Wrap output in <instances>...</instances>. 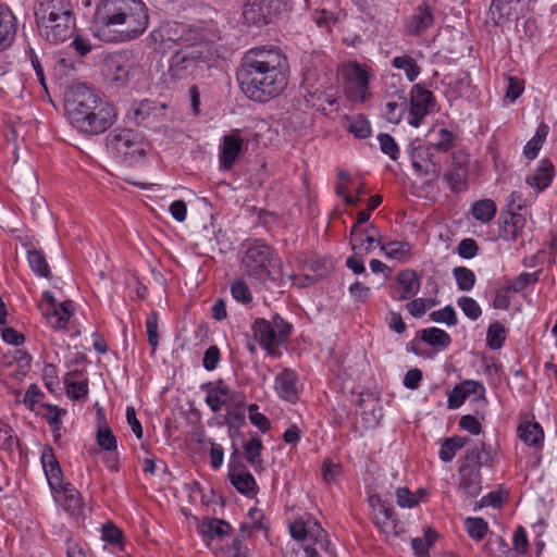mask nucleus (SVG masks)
Masks as SVG:
<instances>
[{"label":"nucleus","mask_w":557,"mask_h":557,"mask_svg":"<svg viewBox=\"0 0 557 557\" xmlns=\"http://www.w3.org/2000/svg\"><path fill=\"white\" fill-rule=\"evenodd\" d=\"M138 71L135 55L129 50L113 52L103 60L102 73L107 82L116 88L126 86Z\"/></svg>","instance_id":"9d476101"},{"label":"nucleus","mask_w":557,"mask_h":557,"mask_svg":"<svg viewBox=\"0 0 557 557\" xmlns=\"http://www.w3.org/2000/svg\"><path fill=\"white\" fill-rule=\"evenodd\" d=\"M506 339V330L503 324H491L486 333V344L491 349H499Z\"/></svg>","instance_id":"a18cd8bd"},{"label":"nucleus","mask_w":557,"mask_h":557,"mask_svg":"<svg viewBox=\"0 0 557 557\" xmlns=\"http://www.w3.org/2000/svg\"><path fill=\"white\" fill-rule=\"evenodd\" d=\"M342 74L344 91L348 100L363 103L371 98L369 85L373 75L369 65L348 61L342 65Z\"/></svg>","instance_id":"1a4fd4ad"},{"label":"nucleus","mask_w":557,"mask_h":557,"mask_svg":"<svg viewBox=\"0 0 557 557\" xmlns=\"http://www.w3.org/2000/svg\"><path fill=\"white\" fill-rule=\"evenodd\" d=\"M231 294L235 300L244 305L252 301V293L244 278H237L231 285Z\"/></svg>","instance_id":"09e8293b"},{"label":"nucleus","mask_w":557,"mask_h":557,"mask_svg":"<svg viewBox=\"0 0 557 557\" xmlns=\"http://www.w3.org/2000/svg\"><path fill=\"white\" fill-rule=\"evenodd\" d=\"M209 60V49L206 42L180 48L170 59L168 74L172 81L187 79L202 70Z\"/></svg>","instance_id":"6e6552de"},{"label":"nucleus","mask_w":557,"mask_h":557,"mask_svg":"<svg viewBox=\"0 0 557 557\" xmlns=\"http://www.w3.org/2000/svg\"><path fill=\"white\" fill-rule=\"evenodd\" d=\"M555 176V168L553 163L543 159L539 162L536 169L527 176V184L534 188L537 193L545 190L553 182Z\"/></svg>","instance_id":"5701e85b"},{"label":"nucleus","mask_w":557,"mask_h":557,"mask_svg":"<svg viewBox=\"0 0 557 557\" xmlns=\"http://www.w3.org/2000/svg\"><path fill=\"white\" fill-rule=\"evenodd\" d=\"M16 33L15 17L4 5L0 4V51L7 49Z\"/></svg>","instance_id":"a878e982"},{"label":"nucleus","mask_w":557,"mask_h":557,"mask_svg":"<svg viewBox=\"0 0 557 557\" xmlns=\"http://www.w3.org/2000/svg\"><path fill=\"white\" fill-rule=\"evenodd\" d=\"M27 260L30 269L38 276L49 277L50 276V268L47 263L45 255L37 249H29L27 251Z\"/></svg>","instance_id":"79ce46f5"},{"label":"nucleus","mask_w":557,"mask_h":557,"mask_svg":"<svg viewBox=\"0 0 557 557\" xmlns=\"http://www.w3.org/2000/svg\"><path fill=\"white\" fill-rule=\"evenodd\" d=\"M262 441L256 436L251 437L244 447V455L247 462L255 469L261 468L262 460L260 458L262 450Z\"/></svg>","instance_id":"58836bf2"},{"label":"nucleus","mask_w":557,"mask_h":557,"mask_svg":"<svg viewBox=\"0 0 557 557\" xmlns=\"http://www.w3.org/2000/svg\"><path fill=\"white\" fill-rule=\"evenodd\" d=\"M493 460L491 446L485 442L473 443L466 449L458 468V491L467 498H475L481 493V467Z\"/></svg>","instance_id":"39448f33"},{"label":"nucleus","mask_w":557,"mask_h":557,"mask_svg":"<svg viewBox=\"0 0 557 557\" xmlns=\"http://www.w3.org/2000/svg\"><path fill=\"white\" fill-rule=\"evenodd\" d=\"M60 492L64 494L66 509L73 513L77 512L82 507L81 493L70 483H65Z\"/></svg>","instance_id":"de8ad7c7"},{"label":"nucleus","mask_w":557,"mask_h":557,"mask_svg":"<svg viewBox=\"0 0 557 557\" xmlns=\"http://www.w3.org/2000/svg\"><path fill=\"white\" fill-rule=\"evenodd\" d=\"M42 380L45 382V386L50 392H54L59 387L60 381H59L57 368L53 364L48 363L44 367Z\"/></svg>","instance_id":"e2e57ef3"},{"label":"nucleus","mask_w":557,"mask_h":557,"mask_svg":"<svg viewBox=\"0 0 557 557\" xmlns=\"http://www.w3.org/2000/svg\"><path fill=\"white\" fill-rule=\"evenodd\" d=\"M435 17L432 9L425 3H420L413 13L405 21L404 27L409 36H419L431 28Z\"/></svg>","instance_id":"6ab92c4d"},{"label":"nucleus","mask_w":557,"mask_h":557,"mask_svg":"<svg viewBox=\"0 0 557 557\" xmlns=\"http://www.w3.org/2000/svg\"><path fill=\"white\" fill-rule=\"evenodd\" d=\"M411 166L418 176L437 178L441 174L440 166L433 161L432 154L424 146H418L410 152Z\"/></svg>","instance_id":"412c9836"},{"label":"nucleus","mask_w":557,"mask_h":557,"mask_svg":"<svg viewBox=\"0 0 557 557\" xmlns=\"http://www.w3.org/2000/svg\"><path fill=\"white\" fill-rule=\"evenodd\" d=\"M249 420L262 433L267 432L270 429L269 419L263 413L258 411L257 405L249 406Z\"/></svg>","instance_id":"69168bd1"},{"label":"nucleus","mask_w":557,"mask_h":557,"mask_svg":"<svg viewBox=\"0 0 557 557\" xmlns=\"http://www.w3.org/2000/svg\"><path fill=\"white\" fill-rule=\"evenodd\" d=\"M348 129L358 138H367L371 134L370 123L362 115L351 117Z\"/></svg>","instance_id":"603ef678"},{"label":"nucleus","mask_w":557,"mask_h":557,"mask_svg":"<svg viewBox=\"0 0 557 557\" xmlns=\"http://www.w3.org/2000/svg\"><path fill=\"white\" fill-rule=\"evenodd\" d=\"M41 311L51 327L63 331L72 317V302L62 301L54 307H41Z\"/></svg>","instance_id":"393cba45"},{"label":"nucleus","mask_w":557,"mask_h":557,"mask_svg":"<svg viewBox=\"0 0 557 557\" xmlns=\"http://www.w3.org/2000/svg\"><path fill=\"white\" fill-rule=\"evenodd\" d=\"M148 10L143 0H102L95 13V35L106 42H125L148 27Z\"/></svg>","instance_id":"f03ea898"},{"label":"nucleus","mask_w":557,"mask_h":557,"mask_svg":"<svg viewBox=\"0 0 557 557\" xmlns=\"http://www.w3.org/2000/svg\"><path fill=\"white\" fill-rule=\"evenodd\" d=\"M281 12L277 0H250L243 9V16L249 24H269Z\"/></svg>","instance_id":"dca6fc26"},{"label":"nucleus","mask_w":557,"mask_h":557,"mask_svg":"<svg viewBox=\"0 0 557 557\" xmlns=\"http://www.w3.org/2000/svg\"><path fill=\"white\" fill-rule=\"evenodd\" d=\"M453 275L460 290L469 292L473 288L475 284V274L472 270L466 267H456L453 270Z\"/></svg>","instance_id":"c03bdc74"},{"label":"nucleus","mask_w":557,"mask_h":557,"mask_svg":"<svg viewBox=\"0 0 557 557\" xmlns=\"http://www.w3.org/2000/svg\"><path fill=\"white\" fill-rule=\"evenodd\" d=\"M457 304L459 308L462 310V312L470 319V320H478L481 314L482 310L479 304L471 297L462 296L457 300Z\"/></svg>","instance_id":"5fc2aeb1"},{"label":"nucleus","mask_w":557,"mask_h":557,"mask_svg":"<svg viewBox=\"0 0 557 557\" xmlns=\"http://www.w3.org/2000/svg\"><path fill=\"white\" fill-rule=\"evenodd\" d=\"M470 163L471 158L467 151L456 150L451 153L450 166L443 175L451 193L458 194L468 189Z\"/></svg>","instance_id":"4468645a"},{"label":"nucleus","mask_w":557,"mask_h":557,"mask_svg":"<svg viewBox=\"0 0 557 557\" xmlns=\"http://www.w3.org/2000/svg\"><path fill=\"white\" fill-rule=\"evenodd\" d=\"M385 257L397 260H408L411 256V246L406 242H389L380 247Z\"/></svg>","instance_id":"e433bc0d"},{"label":"nucleus","mask_w":557,"mask_h":557,"mask_svg":"<svg viewBox=\"0 0 557 557\" xmlns=\"http://www.w3.org/2000/svg\"><path fill=\"white\" fill-rule=\"evenodd\" d=\"M41 463L50 488L54 492H60L61 487H63L65 483L63 482L61 467L54 456L53 449L50 446L44 447L41 453Z\"/></svg>","instance_id":"4be33fe9"},{"label":"nucleus","mask_w":557,"mask_h":557,"mask_svg":"<svg viewBox=\"0 0 557 557\" xmlns=\"http://www.w3.org/2000/svg\"><path fill=\"white\" fill-rule=\"evenodd\" d=\"M370 219V211L367 209V210H362L358 213L357 215V221L356 223L352 225L351 230H350V235H349V244L351 246V249L352 250H362V246H363V238H362V232H359V226L366 222H368Z\"/></svg>","instance_id":"37998d69"},{"label":"nucleus","mask_w":557,"mask_h":557,"mask_svg":"<svg viewBox=\"0 0 557 557\" xmlns=\"http://www.w3.org/2000/svg\"><path fill=\"white\" fill-rule=\"evenodd\" d=\"M381 151L388 156L392 160L396 161L399 158L400 151L395 139L385 133H381L377 136Z\"/></svg>","instance_id":"8fccbe9b"},{"label":"nucleus","mask_w":557,"mask_h":557,"mask_svg":"<svg viewBox=\"0 0 557 557\" xmlns=\"http://www.w3.org/2000/svg\"><path fill=\"white\" fill-rule=\"evenodd\" d=\"M101 100L102 98L86 84L72 86L65 96V112L73 127L85 120Z\"/></svg>","instance_id":"9b49d317"},{"label":"nucleus","mask_w":557,"mask_h":557,"mask_svg":"<svg viewBox=\"0 0 557 557\" xmlns=\"http://www.w3.org/2000/svg\"><path fill=\"white\" fill-rule=\"evenodd\" d=\"M108 151L119 161L133 164L147 153L148 144L134 129H113L106 137Z\"/></svg>","instance_id":"0eeeda50"},{"label":"nucleus","mask_w":557,"mask_h":557,"mask_svg":"<svg viewBox=\"0 0 557 557\" xmlns=\"http://www.w3.org/2000/svg\"><path fill=\"white\" fill-rule=\"evenodd\" d=\"M115 119L116 110L114 106L102 99L85 120L77 123L75 128L86 135H98L104 133L114 123Z\"/></svg>","instance_id":"ddd939ff"},{"label":"nucleus","mask_w":557,"mask_h":557,"mask_svg":"<svg viewBox=\"0 0 557 557\" xmlns=\"http://www.w3.org/2000/svg\"><path fill=\"white\" fill-rule=\"evenodd\" d=\"M342 474L341 463H335L330 459L324 460L322 466V478L326 483H333Z\"/></svg>","instance_id":"680f3d73"},{"label":"nucleus","mask_w":557,"mask_h":557,"mask_svg":"<svg viewBox=\"0 0 557 557\" xmlns=\"http://www.w3.org/2000/svg\"><path fill=\"white\" fill-rule=\"evenodd\" d=\"M359 232H362V236H366L367 246L364 248L366 253H370L375 246L381 247V235L377 228L374 225H369L366 228L359 230Z\"/></svg>","instance_id":"bf43d9fd"},{"label":"nucleus","mask_w":557,"mask_h":557,"mask_svg":"<svg viewBox=\"0 0 557 557\" xmlns=\"http://www.w3.org/2000/svg\"><path fill=\"white\" fill-rule=\"evenodd\" d=\"M525 219L517 213L509 212V218L505 219L502 226L503 236L506 239H516L518 234L524 227Z\"/></svg>","instance_id":"4c0bfd02"},{"label":"nucleus","mask_w":557,"mask_h":557,"mask_svg":"<svg viewBox=\"0 0 557 557\" xmlns=\"http://www.w3.org/2000/svg\"><path fill=\"white\" fill-rule=\"evenodd\" d=\"M231 530L232 527L228 522L218 518L207 519L199 528L200 533L211 541L227 536Z\"/></svg>","instance_id":"cd10ccee"},{"label":"nucleus","mask_w":557,"mask_h":557,"mask_svg":"<svg viewBox=\"0 0 557 557\" xmlns=\"http://www.w3.org/2000/svg\"><path fill=\"white\" fill-rule=\"evenodd\" d=\"M420 338L430 346L436 347L441 350L446 349L451 343L450 335L446 331L437 327L422 330L420 332Z\"/></svg>","instance_id":"473e14b6"},{"label":"nucleus","mask_w":557,"mask_h":557,"mask_svg":"<svg viewBox=\"0 0 557 557\" xmlns=\"http://www.w3.org/2000/svg\"><path fill=\"white\" fill-rule=\"evenodd\" d=\"M278 258L271 246L255 239L246 248L240 260L243 274L259 283L276 282L281 271Z\"/></svg>","instance_id":"20e7f679"},{"label":"nucleus","mask_w":557,"mask_h":557,"mask_svg":"<svg viewBox=\"0 0 557 557\" xmlns=\"http://www.w3.org/2000/svg\"><path fill=\"white\" fill-rule=\"evenodd\" d=\"M479 250L478 244L472 238H465L462 239L458 247L457 251L458 255L463 259H471L476 256Z\"/></svg>","instance_id":"774afa93"},{"label":"nucleus","mask_w":557,"mask_h":557,"mask_svg":"<svg viewBox=\"0 0 557 557\" xmlns=\"http://www.w3.org/2000/svg\"><path fill=\"white\" fill-rule=\"evenodd\" d=\"M548 131L549 127L545 123H541L537 126L534 136L527 143L523 148V153L528 159H534L537 157L539 151L548 135Z\"/></svg>","instance_id":"c9c22d12"},{"label":"nucleus","mask_w":557,"mask_h":557,"mask_svg":"<svg viewBox=\"0 0 557 557\" xmlns=\"http://www.w3.org/2000/svg\"><path fill=\"white\" fill-rule=\"evenodd\" d=\"M252 330L261 347L268 350L272 356H276V348L278 345L283 344V342L278 341L269 321L265 319H257L253 323Z\"/></svg>","instance_id":"b1692460"},{"label":"nucleus","mask_w":557,"mask_h":557,"mask_svg":"<svg viewBox=\"0 0 557 557\" xmlns=\"http://www.w3.org/2000/svg\"><path fill=\"white\" fill-rule=\"evenodd\" d=\"M201 391L206 393L205 403L213 413L226 410L231 414L235 409L245 405V396L223 380L209 382L201 385Z\"/></svg>","instance_id":"f8f14e48"},{"label":"nucleus","mask_w":557,"mask_h":557,"mask_svg":"<svg viewBox=\"0 0 557 557\" xmlns=\"http://www.w3.org/2000/svg\"><path fill=\"white\" fill-rule=\"evenodd\" d=\"M421 283L413 270L400 271L396 277V284L392 286V297L396 300H406L416 296Z\"/></svg>","instance_id":"aec40b11"},{"label":"nucleus","mask_w":557,"mask_h":557,"mask_svg":"<svg viewBox=\"0 0 557 557\" xmlns=\"http://www.w3.org/2000/svg\"><path fill=\"white\" fill-rule=\"evenodd\" d=\"M375 523L387 535L398 534L394 509L386 503H380L375 508Z\"/></svg>","instance_id":"bb28decb"},{"label":"nucleus","mask_w":557,"mask_h":557,"mask_svg":"<svg viewBox=\"0 0 557 557\" xmlns=\"http://www.w3.org/2000/svg\"><path fill=\"white\" fill-rule=\"evenodd\" d=\"M435 106L433 94L421 85L412 86L410 90V106L408 113V123L413 127H419L424 117Z\"/></svg>","instance_id":"2eb2a0df"},{"label":"nucleus","mask_w":557,"mask_h":557,"mask_svg":"<svg viewBox=\"0 0 557 557\" xmlns=\"http://www.w3.org/2000/svg\"><path fill=\"white\" fill-rule=\"evenodd\" d=\"M431 320L437 323H446L449 326L457 324V315L451 306H446L440 310L433 311L430 315Z\"/></svg>","instance_id":"4d7b16f0"},{"label":"nucleus","mask_w":557,"mask_h":557,"mask_svg":"<svg viewBox=\"0 0 557 557\" xmlns=\"http://www.w3.org/2000/svg\"><path fill=\"white\" fill-rule=\"evenodd\" d=\"M237 79L245 96L264 103L280 96L288 84V63L276 47H255L245 52Z\"/></svg>","instance_id":"f257e3e1"},{"label":"nucleus","mask_w":557,"mask_h":557,"mask_svg":"<svg viewBox=\"0 0 557 557\" xmlns=\"http://www.w3.org/2000/svg\"><path fill=\"white\" fill-rule=\"evenodd\" d=\"M81 371L75 370L66 373L63 379L67 395H71L74 399L84 398L88 393L86 381H74V379L81 376Z\"/></svg>","instance_id":"f704fd0d"},{"label":"nucleus","mask_w":557,"mask_h":557,"mask_svg":"<svg viewBox=\"0 0 557 557\" xmlns=\"http://www.w3.org/2000/svg\"><path fill=\"white\" fill-rule=\"evenodd\" d=\"M536 282L537 275L535 273L523 272L513 280L509 281L506 285V289L513 293H519L527 288L529 285L535 284Z\"/></svg>","instance_id":"3c124183"},{"label":"nucleus","mask_w":557,"mask_h":557,"mask_svg":"<svg viewBox=\"0 0 557 557\" xmlns=\"http://www.w3.org/2000/svg\"><path fill=\"white\" fill-rule=\"evenodd\" d=\"M228 478L232 485L243 495H250L257 488L255 478L248 472L231 469Z\"/></svg>","instance_id":"2f4dec72"},{"label":"nucleus","mask_w":557,"mask_h":557,"mask_svg":"<svg viewBox=\"0 0 557 557\" xmlns=\"http://www.w3.org/2000/svg\"><path fill=\"white\" fill-rule=\"evenodd\" d=\"M470 438L467 436H451L444 440L441 445L438 457L444 462H449L454 459L457 451L465 446L469 445Z\"/></svg>","instance_id":"c85d7f7f"},{"label":"nucleus","mask_w":557,"mask_h":557,"mask_svg":"<svg viewBox=\"0 0 557 557\" xmlns=\"http://www.w3.org/2000/svg\"><path fill=\"white\" fill-rule=\"evenodd\" d=\"M301 388L299 375L295 370L285 368L276 374L274 389L281 399L295 404L299 399Z\"/></svg>","instance_id":"f3484780"},{"label":"nucleus","mask_w":557,"mask_h":557,"mask_svg":"<svg viewBox=\"0 0 557 557\" xmlns=\"http://www.w3.org/2000/svg\"><path fill=\"white\" fill-rule=\"evenodd\" d=\"M42 397L44 393L39 387L36 384H30L24 395L23 403L28 409L34 411Z\"/></svg>","instance_id":"0e129e2a"},{"label":"nucleus","mask_w":557,"mask_h":557,"mask_svg":"<svg viewBox=\"0 0 557 557\" xmlns=\"http://www.w3.org/2000/svg\"><path fill=\"white\" fill-rule=\"evenodd\" d=\"M156 109L153 102L148 100L141 101L133 109L132 120L137 125L148 126L151 117L156 115Z\"/></svg>","instance_id":"ea45409f"},{"label":"nucleus","mask_w":557,"mask_h":557,"mask_svg":"<svg viewBox=\"0 0 557 557\" xmlns=\"http://www.w3.org/2000/svg\"><path fill=\"white\" fill-rule=\"evenodd\" d=\"M150 37L165 49H173L175 46H193L198 42L213 41L215 35L209 34L201 27H189L176 22H164L154 29Z\"/></svg>","instance_id":"423d86ee"},{"label":"nucleus","mask_w":557,"mask_h":557,"mask_svg":"<svg viewBox=\"0 0 557 557\" xmlns=\"http://www.w3.org/2000/svg\"><path fill=\"white\" fill-rule=\"evenodd\" d=\"M97 444L104 450L113 451L116 449V437L108 426L99 428L97 432Z\"/></svg>","instance_id":"6e6d98bb"},{"label":"nucleus","mask_w":557,"mask_h":557,"mask_svg":"<svg viewBox=\"0 0 557 557\" xmlns=\"http://www.w3.org/2000/svg\"><path fill=\"white\" fill-rule=\"evenodd\" d=\"M396 497L398 506L403 508H412L419 504V498L406 487L397 488Z\"/></svg>","instance_id":"338daca9"},{"label":"nucleus","mask_w":557,"mask_h":557,"mask_svg":"<svg viewBox=\"0 0 557 557\" xmlns=\"http://www.w3.org/2000/svg\"><path fill=\"white\" fill-rule=\"evenodd\" d=\"M244 139L239 129H233L222 138L219 151V162L223 170L233 169L237 158L243 152Z\"/></svg>","instance_id":"a211bd4d"},{"label":"nucleus","mask_w":557,"mask_h":557,"mask_svg":"<svg viewBox=\"0 0 557 557\" xmlns=\"http://www.w3.org/2000/svg\"><path fill=\"white\" fill-rule=\"evenodd\" d=\"M405 112L404 102L388 101L385 104V117L389 123L398 124Z\"/></svg>","instance_id":"13d9d810"},{"label":"nucleus","mask_w":557,"mask_h":557,"mask_svg":"<svg viewBox=\"0 0 557 557\" xmlns=\"http://www.w3.org/2000/svg\"><path fill=\"white\" fill-rule=\"evenodd\" d=\"M497 206L494 200L486 198L475 201L471 206V214L474 220L487 224L496 215Z\"/></svg>","instance_id":"c756f323"},{"label":"nucleus","mask_w":557,"mask_h":557,"mask_svg":"<svg viewBox=\"0 0 557 557\" xmlns=\"http://www.w3.org/2000/svg\"><path fill=\"white\" fill-rule=\"evenodd\" d=\"M468 535L473 541H481L488 531V523L480 517H468L463 521Z\"/></svg>","instance_id":"a19ab883"},{"label":"nucleus","mask_w":557,"mask_h":557,"mask_svg":"<svg viewBox=\"0 0 557 557\" xmlns=\"http://www.w3.org/2000/svg\"><path fill=\"white\" fill-rule=\"evenodd\" d=\"M42 407L47 410L46 413H44V417L46 418L47 422L49 423L51 431L53 432V435L55 438L60 437V430H61V416L65 414L66 411L63 409H59L57 406L52 405H42Z\"/></svg>","instance_id":"49530a36"},{"label":"nucleus","mask_w":557,"mask_h":557,"mask_svg":"<svg viewBox=\"0 0 557 557\" xmlns=\"http://www.w3.org/2000/svg\"><path fill=\"white\" fill-rule=\"evenodd\" d=\"M35 17L40 35L49 42L61 44L75 34L76 18L70 0H38Z\"/></svg>","instance_id":"7ed1b4c3"},{"label":"nucleus","mask_w":557,"mask_h":557,"mask_svg":"<svg viewBox=\"0 0 557 557\" xmlns=\"http://www.w3.org/2000/svg\"><path fill=\"white\" fill-rule=\"evenodd\" d=\"M392 66L404 71L407 79L411 83L414 82L421 73V67L418 65L417 61L408 54L393 58Z\"/></svg>","instance_id":"72a5a7b5"},{"label":"nucleus","mask_w":557,"mask_h":557,"mask_svg":"<svg viewBox=\"0 0 557 557\" xmlns=\"http://www.w3.org/2000/svg\"><path fill=\"white\" fill-rule=\"evenodd\" d=\"M146 333L148 337V343L154 351L159 345V334H158V313L151 311L146 319Z\"/></svg>","instance_id":"864d4df0"},{"label":"nucleus","mask_w":557,"mask_h":557,"mask_svg":"<svg viewBox=\"0 0 557 557\" xmlns=\"http://www.w3.org/2000/svg\"><path fill=\"white\" fill-rule=\"evenodd\" d=\"M269 323L273 329L274 333L276 334L278 341H282L284 343V341L287 338L292 331V325L280 315H274L272 320L269 321Z\"/></svg>","instance_id":"052dcab7"},{"label":"nucleus","mask_w":557,"mask_h":557,"mask_svg":"<svg viewBox=\"0 0 557 557\" xmlns=\"http://www.w3.org/2000/svg\"><path fill=\"white\" fill-rule=\"evenodd\" d=\"M520 440L528 446L537 447L542 444L544 432L539 423L524 422L518 428Z\"/></svg>","instance_id":"7c9ffc66"}]
</instances>
